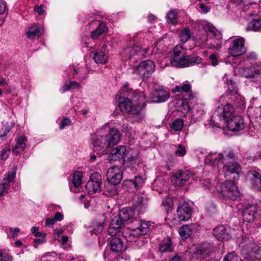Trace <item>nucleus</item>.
Returning <instances> with one entry per match:
<instances>
[{
    "label": "nucleus",
    "instance_id": "nucleus-1",
    "mask_svg": "<svg viewBox=\"0 0 261 261\" xmlns=\"http://www.w3.org/2000/svg\"><path fill=\"white\" fill-rule=\"evenodd\" d=\"M222 34L212 24L205 21L197 22V45L219 49L222 47Z\"/></svg>",
    "mask_w": 261,
    "mask_h": 261
},
{
    "label": "nucleus",
    "instance_id": "nucleus-2",
    "mask_svg": "<svg viewBox=\"0 0 261 261\" xmlns=\"http://www.w3.org/2000/svg\"><path fill=\"white\" fill-rule=\"evenodd\" d=\"M186 49L181 45H176L173 50L170 62L172 66L185 67L191 66L196 62V57L186 56Z\"/></svg>",
    "mask_w": 261,
    "mask_h": 261
},
{
    "label": "nucleus",
    "instance_id": "nucleus-3",
    "mask_svg": "<svg viewBox=\"0 0 261 261\" xmlns=\"http://www.w3.org/2000/svg\"><path fill=\"white\" fill-rule=\"evenodd\" d=\"M233 112V107L230 104H226L223 107H218L217 112L211 117V125L212 127H220V124L218 121H216V119L219 118L220 120H223L226 123L229 118L231 117Z\"/></svg>",
    "mask_w": 261,
    "mask_h": 261
},
{
    "label": "nucleus",
    "instance_id": "nucleus-4",
    "mask_svg": "<svg viewBox=\"0 0 261 261\" xmlns=\"http://www.w3.org/2000/svg\"><path fill=\"white\" fill-rule=\"evenodd\" d=\"M223 171L225 176L236 173V175L233 178L236 179L239 178L241 169L240 165L234 162V154L232 151L229 152L225 157Z\"/></svg>",
    "mask_w": 261,
    "mask_h": 261
},
{
    "label": "nucleus",
    "instance_id": "nucleus-5",
    "mask_svg": "<svg viewBox=\"0 0 261 261\" xmlns=\"http://www.w3.org/2000/svg\"><path fill=\"white\" fill-rule=\"evenodd\" d=\"M121 90L123 92L122 96H126L132 103L134 102V105H142V108L145 107V95L143 92L129 88L128 83L127 82L124 84Z\"/></svg>",
    "mask_w": 261,
    "mask_h": 261
},
{
    "label": "nucleus",
    "instance_id": "nucleus-6",
    "mask_svg": "<svg viewBox=\"0 0 261 261\" xmlns=\"http://www.w3.org/2000/svg\"><path fill=\"white\" fill-rule=\"evenodd\" d=\"M218 191L221 193L222 197L225 199L234 200L240 195L237 187L233 182L231 180L227 181L221 184Z\"/></svg>",
    "mask_w": 261,
    "mask_h": 261
},
{
    "label": "nucleus",
    "instance_id": "nucleus-7",
    "mask_svg": "<svg viewBox=\"0 0 261 261\" xmlns=\"http://www.w3.org/2000/svg\"><path fill=\"white\" fill-rule=\"evenodd\" d=\"M129 224L130 235L136 237L144 235L149 230L148 222L142 220L133 219Z\"/></svg>",
    "mask_w": 261,
    "mask_h": 261
},
{
    "label": "nucleus",
    "instance_id": "nucleus-8",
    "mask_svg": "<svg viewBox=\"0 0 261 261\" xmlns=\"http://www.w3.org/2000/svg\"><path fill=\"white\" fill-rule=\"evenodd\" d=\"M155 67L153 61L147 60L140 62L134 68V72L145 80L154 71Z\"/></svg>",
    "mask_w": 261,
    "mask_h": 261
},
{
    "label": "nucleus",
    "instance_id": "nucleus-9",
    "mask_svg": "<svg viewBox=\"0 0 261 261\" xmlns=\"http://www.w3.org/2000/svg\"><path fill=\"white\" fill-rule=\"evenodd\" d=\"M148 50V48H141L138 45L129 46L123 49L121 55L124 59L130 60L135 56L139 57L144 56Z\"/></svg>",
    "mask_w": 261,
    "mask_h": 261
},
{
    "label": "nucleus",
    "instance_id": "nucleus-10",
    "mask_svg": "<svg viewBox=\"0 0 261 261\" xmlns=\"http://www.w3.org/2000/svg\"><path fill=\"white\" fill-rule=\"evenodd\" d=\"M16 172V167L13 166L11 171H8L6 174V177L3 179L0 184V196L6 195L10 186V183L13 182Z\"/></svg>",
    "mask_w": 261,
    "mask_h": 261
},
{
    "label": "nucleus",
    "instance_id": "nucleus-11",
    "mask_svg": "<svg viewBox=\"0 0 261 261\" xmlns=\"http://www.w3.org/2000/svg\"><path fill=\"white\" fill-rule=\"evenodd\" d=\"M176 212L179 220L186 221L191 218L193 211L189 203L184 201L178 203Z\"/></svg>",
    "mask_w": 261,
    "mask_h": 261
},
{
    "label": "nucleus",
    "instance_id": "nucleus-12",
    "mask_svg": "<svg viewBox=\"0 0 261 261\" xmlns=\"http://www.w3.org/2000/svg\"><path fill=\"white\" fill-rule=\"evenodd\" d=\"M173 93H180L185 100H191L194 98L192 91V85L187 81H185L179 86H176L171 90Z\"/></svg>",
    "mask_w": 261,
    "mask_h": 261
},
{
    "label": "nucleus",
    "instance_id": "nucleus-13",
    "mask_svg": "<svg viewBox=\"0 0 261 261\" xmlns=\"http://www.w3.org/2000/svg\"><path fill=\"white\" fill-rule=\"evenodd\" d=\"M238 72L242 76L246 78L261 79V66L254 65L250 68L240 67Z\"/></svg>",
    "mask_w": 261,
    "mask_h": 261
},
{
    "label": "nucleus",
    "instance_id": "nucleus-14",
    "mask_svg": "<svg viewBox=\"0 0 261 261\" xmlns=\"http://www.w3.org/2000/svg\"><path fill=\"white\" fill-rule=\"evenodd\" d=\"M245 39L243 38L234 39L231 42L228 49L229 54L233 57L240 56L245 52Z\"/></svg>",
    "mask_w": 261,
    "mask_h": 261
},
{
    "label": "nucleus",
    "instance_id": "nucleus-15",
    "mask_svg": "<svg viewBox=\"0 0 261 261\" xmlns=\"http://www.w3.org/2000/svg\"><path fill=\"white\" fill-rule=\"evenodd\" d=\"M224 159L225 158L220 153L210 152L205 156L204 162L210 166L218 168L220 165L224 164Z\"/></svg>",
    "mask_w": 261,
    "mask_h": 261
},
{
    "label": "nucleus",
    "instance_id": "nucleus-16",
    "mask_svg": "<svg viewBox=\"0 0 261 261\" xmlns=\"http://www.w3.org/2000/svg\"><path fill=\"white\" fill-rule=\"evenodd\" d=\"M228 128L232 132H239L244 129L245 126L244 119L240 116H234L225 123Z\"/></svg>",
    "mask_w": 261,
    "mask_h": 261
},
{
    "label": "nucleus",
    "instance_id": "nucleus-17",
    "mask_svg": "<svg viewBox=\"0 0 261 261\" xmlns=\"http://www.w3.org/2000/svg\"><path fill=\"white\" fill-rule=\"evenodd\" d=\"M103 128L99 130L96 134L93 135L92 137L91 143L93 146V150L95 152H103L105 151L103 148L106 147V143L102 136Z\"/></svg>",
    "mask_w": 261,
    "mask_h": 261
},
{
    "label": "nucleus",
    "instance_id": "nucleus-18",
    "mask_svg": "<svg viewBox=\"0 0 261 261\" xmlns=\"http://www.w3.org/2000/svg\"><path fill=\"white\" fill-rule=\"evenodd\" d=\"M122 178V172L118 167L115 166L108 169L107 178L109 184L117 185L120 182Z\"/></svg>",
    "mask_w": 261,
    "mask_h": 261
},
{
    "label": "nucleus",
    "instance_id": "nucleus-19",
    "mask_svg": "<svg viewBox=\"0 0 261 261\" xmlns=\"http://www.w3.org/2000/svg\"><path fill=\"white\" fill-rule=\"evenodd\" d=\"M121 134L117 128H113L109 130V133L103 137L106 143V148L113 147L120 141Z\"/></svg>",
    "mask_w": 261,
    "mask_h": 261
},
{
    "label": "nucleus",
    "instance_id": "nucleus-20",
    "mask_svg": "<svg viewBox=\"0 0 261 261\" xmlns=\"http://www.w3.org/2000/svg\"><path fill=\"white\" fill-rule=\"evenodd\" d=\"M246 179L250 183L252 188L261 190V175L255 171L251 170L246 174Z\"/></svg>",
    "mask_w": 261,
    "mask_h": 261
},
{
    "label": "nucleus",
    "instance_id": "nucleus-21",
    "mask_svg": "<svg viewBox=\"0 0 261 261\" xmlns=\"http://www.w3.org/2000/svg\"><path fill=\"white\" fill-rule=\"evenodd\" d=\"M189 178V174L188 171H180L175 173L171 177L172 183L177 187L182 186Z\"/></svg>",
    "mask_w": 261,
    "mask_h": 261
},
{
    "label": "nucleus",
    "instance_id": "nucleus-22",
    "mask_svg": "<svg viewBox=\"0 0 261 261\" xmlns=\"http://www.w3.org/2000/svg\"><path fill=\"white\" fill-rule=\"evenodd\" d=\"M214 237L218 240L227 241L231 238L227 228L223 225L215 227L213 230Z\"/></svg>",
    "mask_w": 261,
    "mask_h": 261
},
{
    "label": "nucleus",
    "instance_id": "nucleus-23",
    "mask_svg": "<svg viewBox=\"0 0 261 261\" xmlns=\"http://www.w3.org/2000/svg\"><path fill=\"white\" fill-rule=\"evenodd\" d=\"M124 225V223L120 219V218H118L117 216H115L112 220L110 224L109 228L108 229V233L113 236L116 234L117 233L120 232L121 228Z\"/></svg>",
    "mask_w": 261,
    "mask_h": 261
},
{
    "label": "nucleus",
    "instance_id": "nucleus-24",
    "mask_svg": "<svg viewBox=\"0 0 261 261\" xmlns=\"http://www.w3.org/2000/svg\"><path fill=\"white\" fill-rule=\"evenodd\" d=\"M126 151L125 146L122 145L117 146L112 150L110 155H109V161H115L123 158Z\"/></svg>",
    "mask_w": 261,
    "mask_h": 261
},
{
    "label": "nucleus",
    "instance_id": "nucleus-25",
    "mask_svg": "<svg viewBox=\"0 0 261 261\" xmlns=\"http://www.w3.org/2000/svg\"><path fill=\"white\" fill-rule=\"evenodd\" d=\"M44 32L43 28L39 24H34L32 25L27 32V38L29 39H34L36 37H40Z\"/></svg>",
    "mask_w": 261,
    "mask_h": 261
},
{
    "label": "nucleus",
    "instance_id": "nucleus-26",
    "mask_svg": "<svg viewBox=\"0 0 261 261\" xmlns=\"http://www.w3.org/2000/svg\"><path fill=\"white\" fill-rule=\"evenodd\" d=\"M257 207L255 205H249L247 206L243 213L242 215L244 220L247 222L252 221L254 219Z\"/></svg>",
    "mask_w": 261,
    "mask_h": 261
},
{
    "label": "nucleus",
    "instance_id": "nucleus-27",
    "mask_svg": "<svg viewBox=\"0 0 261 261\" xmlns=\"http://www.w3.org/2000/svg\"><path fill=\"white\" fill-rule=\"evenodd\" d=\"M174 247L170 237H167L163 240L159 244V250L162 254L171 252L173 251Z\"/></svg>",
    "mask_w": 261,
    "mask_h": 261
},
{
    "label": "nucleus",
    "instance_id": "nucleus-28",
    "mask_svg": "<svg viewBox=\"0 0 261 261\" xmlns=\"http://www.w3.org/2000/svg\"><path fill=\"white\" fill-rule=\"evenodd\" d=\"M211 252L210 245L208 243L199 244L197 246V258H205Z\"/></svg>",
    "mask_w": 261,
    "mask_h": 261
},
{
    "label": "nucleus",
    "instance_id": "nucleus-29",
    "mask_svg": "<svg viewBox=\"0 0 261 261\" xmlns=\"http://www.w3.org/2000/svg\"><path fill=\"white\" fill-rule=\"evenodd\" d=\"M144 183V179L141 176H137L134 179L125 180L123 183V187H129L130 189L133 187L138 189L141 187Z\"/></svg>",
    "mask_w": 261,
    "mask_h": 261
},
{
    "label": "nucleus",
    "instance_id": "nucleus-30",
    "mask_svg": "<svg viewBox=\"0 0 261 261\" xmlns=\"http://www.w3.org/2000/svg\"><path fill=\"white\" fill-rule=\"evenodd\" d=\"M169 97V93L166 90H159L152 93V101L154 102H164Z\"/></svg>",
    "mask_w": 261,
    "mask_h": 261
},
{
    "label": "nucleus",
    "instance_id": "nucleus-31",
    "mask_svg": "<svg viewBox=\"0 0 261 261\" xmlns=\"http://www.w3.org/2000/svg\"><path fill=\"white\" fill-rule=\"evenodd\" d=\"M142 105H134L131 108L129 113L130 117L135 121H139L142 120L143 116Z\"/></svg>",
    "mask_w": 261,
    "mask_h": 261
},
{
    "label": "nucleus",
    "instance_id": "nucleus-32",
    "mask_svg": "<svg viewBox=\"0 0 261 261\" xmlns=\"http://www.w3.org/2000/svg\"><path fill=\"white\" fill-rule=\"evenodd\" d=\"M110 246L111 250L117 253L122 252L126 249L121 239L119 238L112 239L110 242Z\"/></svg>",
    "mask_w": 261,
    "mask_h": 261
},
{
    "label": "nucleus",
    "instance_id": "nucleus-33",
    "mask_svg": "<svg viewBox=\"0 0 261 261\" xmlns=\"http://www.w3.org/2000/svg\"><path fill=\"white\" fill-rule=\"evenodd\" d=\"M195 228L194 224L185 225L180 227L179 233L182 240H186L191 236L193 230Z\"/></svg>",
    "mask_w": 261,
    "mask_h": 261
},
{
    "label": "nucleus",
    "instance_id": "nucleus-34",
    "mask_svg": "<svg viewBox=\"0 0 261 261\" xmlns=\"http://www.w3.org/2000/svg\"><path fill=\"white\" fill-rule=\"evenodd\" d=\"M133 210L129 207L123 208L117 216L124 223L125 222L129 220L134 215Z\"/></svg>",
    "mask_w": 261,
    "mask_h": 261
},
{
    "label": "nucleus",
    "instance_id": "nucleus-35",
    "mask_svg": "<svg viewBox=\"0 0 261 261\" xmlns=\"http://www.w3.org/2000/svg\"><path fill=\"white\" fill-rule=\"evenodd\" d=\"M246 30L247 31H261V18L254 19L249 22L246 27Z\"/></svg>",
    "mask_w": 261,
    "mask_h": 261
},
{
    "label": "nucleus",
    "instance_id": "nucleus-36",
    "mask_svg": "<svg viewBox=\"0 0 261 261\" xmlns=\"http://www.w3.org/2000/svg\"><path fill=\"white\" fill-rule=\"evenodd\" d=\"M101 185L96 182L88 181L86 189L89 194H93L100 191Z\"/></svg>",
    "mask_w": 261,
    "mask_h": 261
},
{
    "label": "nucleus",
    "instance_id": "nucleus-37",
    "mask_svg": "<svg viewBox=\"0 0 261 261\" xmlns=\"http://www.w3.org/2000/svg\"><path fill=\"white\" fill-rule=\"evenodd\" d=\"M132 107V102L127 97L123 98L119 103V107L121 111L123 113H128Z\"/></svg>",
    "mask_w": 261,
    "mask_h": 261
},
{
    "label": "nucleus",
    "instance_id": "nucleus-38",
    "mask_svg": "<svg viewBox=\"0 0 261 261\" xmlns=\"http://www.w3.org/2000/svg\"><path fill=\"white\" fill-rule=\"evenodd\" d=\"M107 31V27L105 23L103 22L99 23L98 27L91 33V38L93 39H96L99 36Z\"/></svg>",
    "mask_w": 261,
    "mask_h": 261
},
{
    "label": "nucleus",
    "instance_id": "nucleus-39",
    "mask_svg": "<svg viewBox=\"0 0 261 261\" xmlns=\"http://www.w3.org/2000/svg\"><path fill=\"white\" fill-rule=\"evenodd\" d=\"M81 177L82 172L79 171H75L73 174L72 183L74 188V189H73L72 187L70 188L71 190L73 192H76L77 190H76V188L80 186L82 181Z\"/></svg>",
    "mask_w": 261,
    "mask_h": 261
},
{
    "label": "nucleus",
    "instance_id": "nucleus-40",
    "mask_svg": "<svg viewBox=\"0 0 261 261\" xmlns=\"http://www.w3.org/2000/svg\"><path fill=\"white\" fill-rule=\"evenodd\" d=\"M127 154L128 155L126 156V159H125V161L129 163L130 165H132L133 168H135L136 165L139 163L138 153L135 152L134 154H130L129 151L128 152Z\"/></svg>",
    "mask_w": 261,
    "mask_h": 261
},
{
    "label": "nucleus",
    "instance_id": "nucleus-41",
    "mask_svg": "<svg viewBox=\"0 0 261 261\" xmlns=\"http://www.w3.org/2000/svg\"><path fill=\"white\" fill-rule=\"evenodd\" d=\"M93 59L96 64H105L108 60V56L103 51L95 53Z\"/></svg>",
    "mask_w": 261,
    "mask_h": 261
},
{
    "label": "nucleus",
    "instance_id": "nucleus-42",
    "mask_svg": "<svg viewBox=\"0 0 261 261\" xmlns=\"http://www.w3.org/2000/svg\"><path fill=\"white\" fill-rule=\"evenodd\" d=\"M116 185L109 184L105 186L104 194L108 196L115 197L117 195Z\"/></svg>",
    "mask_w": 261,
    "mask_h": 261
},
{
    "label": "nucleus",
    "instance_id": "nucleus-43",
    "mask_svg": "<svg viewBox=\"0 0 261 261\" xmlns=\"http://www.w3.org/2000/svg\"><path fill=\"white\" fill-rule=\"evenodd\" d=\"M81 87L80 84L75 81H69L64 84L62 88L63 92L68 91L72 89H79Z\"/></svg>",
    "mask_w": 261,
    "mask_h": 261
},
{
    "label": "nucleus",
    "instance_id": "nucleus-44",
    "mask_svg": "<svg viewBox=\"0 0 261 261\" xmlns=\"http://www.w3.org/2000/svg\"><path fill=\"white\" fill-rule=\"evenodd\" d=\"M179 36L180 41L185 43L191 38V34L189 29L184 28L180 31Z\"/></svg>",
    "mask_w": 261,
    "mask_h": 261
},
{
    "label": "nucleus",
    "instance_id": "nucleus-45",
    "mask_svg": "<svg viewBox=\"0 0 261 261\" xmlns=\"http://www.w3.org/2000/svg\"><path fill=\"white\" fill-rule=\"evenodd\" d=\"M14 123L11 122L10 124L8 123H3L2 128H0V137L5 136L9 133L10 130L14 127Z\"/></svg>",
    "mask_w": 261,
    "mask_h": 261
},
{
    "label": "nucleus",
    "instance_id": "nucleus-46",
    "mask_svg": "<svg viewBox=\"0 0 261 261\" xmlns=\"http://www.w3.org/2000/svg\"><path fill=\"white\" fill-rule=\"evenodd\" d=\"M184 127V120L178 118L175 120L171 124V128L174 131H180Z\"/></svg>",
    "mask_w": 261,
    "mask_h": 261
},
{
    "label": "nucleus",
    "instance_id": "nucleus-47",
    "mask_svg": "<svg viewBox=\"0 0 261 261\" xmlns=\"http://www.w3.org/2000/svg\"><path fill=\"white\" fill-rule=\"evenodd\" d=\"M177 16V12L176 10H171L167 14L168 21L173 24L176 23Z\"/></svg>",
    "mask_w": 261,
    "mask_h": 261
},
{
    "label": "nucleus",
    "instance_id": "nucleus-48",
    "mask_svg": "<svg viewBox=\"0 0 261 261\" xmlns=\"http://www.w3.org/2000/svg\"><path fill=\"white\" fill-rule=\"evenodd\" d=\"M93 229L91 230V233L95 234H99L103 229V223L97 222L93 224Z\"/></svg>",
    "mask_w": 261,
    "mask_h": 261
},
{
    "label": "nucleus",
    "instance_id": "nucleus-49",
    "mask_svg": "<svg viewBox=\"0 0 261 261\" xmlns=\"http://www.w3.org/2000/svg\"><path fill=\"white\" fill-rule=\"evenodd\" d=\"M26 141L27 139L24 136H21L19 137L16 140L15 148L23 150L25 147Z\"/></svg>",
    "mask_w": 261,
    "mask_h": 261
},
{
    "label": "nucleus",
    "instance_id": "nucleus-50",
    "mask_svg": "<svg viewBox=\"0 0 261 261\" xmlns=\"http://www.w3.org/2000/svg\"><path fill=\"white\" fill-rule=\"evenodd\" d=\"M224 261H241V259L235 252L227 254L224 257Z\"/></svg>",
    "mask_w": 261,
    "mask_h": 261
},
{
    "label": "nucleus",
    "instance_id": "nucleus-51",
    "mask_svg": "<svg viewBox=\"0 0 261 261\" xmlns=\"http://www.w3.org/2000/svg\"><path fill=\"white\" fill-rule=\"evenodd\" d=\"M6 8L7 5L6 2L3 0H0V25L3 24L4 21L3 15L6 11Z\"/></svg>",
    "mask_w": 261,
    "mask_h": 261
},
{
    "label": "nucleus",
    "instance_id": "nucleus-52",
    "mask_svg": "<svg viewBox=\"0 0 261 261\" xmlns=\"http://www.w3.org/2000/svg\"><path fill=\"white\" fill-rule=\"evenodd\" d=\"M12 256L5 250H0V261H12Z\"/></svg>",
    "mask_w": 261,
    "mask_h": 261
},
{
    "label": "nucleus",
    "instance_id": "nucleus-53",
    "mask_svg": "<svg viewBox=\"0 0 261 261\" xmlns=\"http://www.w3.org/2000/svg\"><path fill=\"white\" fill-rule=\"evenodd\" d=\"M198 7L200 9L199 12L201 14H206L211 11V7L207 6L203 3H200L198 4Z\"/></svg>",
    "mask_w": 261,
    "mask_h": 261
},
{
    "label": "nucleus",
    "instance_id": "nucleus-54",
    "mask_svg": "<svg viewBox=\"0 0 261 261\" xmlns=\"http://www.w3.org/2000/svg\"><path fill=\"white\" fill-rule=\"evenodd\" d=\"M89 181H92L101 184V176L98 173H94L91 176Z\"/></svg>",
    "mask_w": 261,
    "mask_h": 261
},
{
    "label": "nucleus",
    "instance_id": "nucleus-55",
    "mask_svg": "<svg viewBox=\"0 0 261 261\" xmlns=\"http://www.w3.org/2000/svg\"><path fill=\"white\" fill-rule=\"evenodd\" d=\"M186 152V149L182 145L179 144L175 151V154L179 156H183Z\"/></svg>",
    "mask_w": 261,
    "mask_h": 261
},
{
    "label": "nucleus",
    "instance_id": "nucleus-56",
    "mask_svg": "<svg viewBox=\"0 0 261 261\" xmlns=\"http://www.w3.org/2000/svg\"><path fill=\"white\" fill-rule=\"evenodd\" d=\"M256 250H254L253 249L252 247H251V249L250 250V251H248L246 248H244L242 250V253L244 254L245 253H248L245 257V258L253 259V258L254 257V254L256 253Z\"/></svg>",
    "mask_w": 261,
    "mask_h": 261
},
{
    "label": "nucleus",
    "instance_id": "nucleus-57",
    "mask_svg": "<svg viewBox=\"0 0 261 261\" xmlns=\"http://www.w3.org/2000/svg\"><path fill=\"white\" fill-rule=\"evenodd\" d=\"M200 182H201V184L202 185V186L204 187V188L208 189V190L212 191V192L214 191V190H213V185L212 184L210 179H205L203 181L200 180Z\"/></svg>",
    "mask_w": 261,
    "mask_h": 261
},
{
    "label": "nucleus",
    "instance_id": "nucleus-58",
    "mask_svg": "<svg viewBox=\"0 0 261 261\" xmlns=\"http://www.w3.org/2000/svg\"><path fill=\"white\" fill-rule=\"evenodd\" d=\"M32 232L33 234L36 237H46V234L45 233H43L40 232L39 231V228L36 226H34L31 229Z\"/></svg>",
    "mask_w": 261,
    "mask_h": 261
},
{
    "label": "nucleus",
    "instance_id": "nucleus-59",
    "mask_svg": "<svg viewBox=\"0 0 261 261\" xmlns=\"http://www.w3.org/2000/svg\"><path fill=\"white\" fill-rule=\"evenodd\" d=\"M225 83L228 85V89L230 92H236L235 84L232 80H227Z\"/></svg>",
    "mask_w": 261,
    "mask_h": 261
},
{
    "label": "nucleus",
    "instance_id": "nucleus-60",
    "mask_svg": "<svg viewBox=\"0 0 261 261\" xmlns=\"http://www.w3.org/2000/svg\"><path fill=\"white\" fill-rule=\"evenodd\" d=\"M10 151L9 148H5L1 151L0 158L2 160H5L9 157V152Z\"/></svg>",
    "mask_w": 261,
    "mask_h": 261
},
{
    "label": "nucleus",
    "instance_id": "nucleus-61",
    "mask_svg": "<svg viewBox=\"0 0 261 261\" xmlns=\"http://www.w3.org/2000/svg\"><path fill=\"white\" fill-rule=\"evenodd\" d=\"M20 231L19 228H10L9 229V233L11 235L12 237L15 238L17 237L18 233Z\"/></svg>",
    "mask_w": 261,
    "mask_h": 261
},
{
    "label": "nucleus",
    "instance_id": "nucleus-62",
    "mask_svg": "<svg viewBox=\"0 0 261 261\" xmlns=\"http://www.w3.org/2000/svg\"><path fill=\"white\" fill-rule=\"evenodd\" d=\"M198 114L199 115V119L202 120L205 114L204 107L203 105H201L199 107V109L197 110V115Z\"/></svg>",
    "mask_w": 261,
    "mask_h": 261
},
{
    "label": "nucleus",
    "instance_id": "nucleus-63",
    "mask_svg": "<svg viewBox=\"0 0 261 261\" xmlns=\"http://www.w3.org/2000/svg\"><path fill=\"white\" fill-rule=\"evenodd\" d=\"M71 123V120L68 118H65L63 119V120L61 121V124H60V128L63 129L65 126L69 125Z\"/></svg>",
    "mask_w": 261,
    "mask_h": 261
},
{
    "label": "nucleus",
    "instance_id": "nucleus-64",
    "mask_svg": "<svg viewBox=\"0 0 261 261\" xmlns=\"http://www.w3.org/2000/svg\"><path fill=\"white\" fill-rule=\"evenodd\" d=\"M187 252L189 253L192 257L194 258L195 257V254L196 253V246L194 244L187 250Z\"/></svg>",
    "mask_w": 261,
    "mask_h": 261
}]
</instances>
